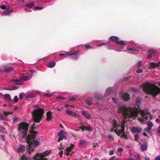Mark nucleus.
Instances as JSON below:
<instances>
[{"label":"nucleus","instance_id":"1","mask_svg":"<svg viewBox=\"0 0 160 160\" xmlns=\"http://www.w3.org/2000/svg\"><path fill=\"white\" fill-rule=\"evenodd\" d=\"M118 112L121 113L126 118H129L131 117H133V118H134L137 116L138 113L140 112L142 118L139 117L138 119L142 124L146 123V121L148 118L147 115L149 114L147 109L142 110L140 109L136 108H127L122 104L118 105Z\"/></svg>","mask_w":160,"mask_h":160},{"label":"nucleus","instance_id":"2","mask_svg":"<svg viewBox=\"0 0 160 160\" xmlns=\"http://www.w3.org/2000/svg\"><path fill=\"white\" fill-rule=\"evenodd\" d=\"M35 128V124H33L31 127V130L30 131V133L32 135H28L26 140L28 144L27 150V152L29 153L33 152L35 148L38 146L39 144V142L38 140H34L35 138V134L37 133V132L34 131Z\"/></svg>","mask_w":160,"mask_h":160},{"label":"nucleus","instance_id":"3","mask_svg":"<svg viewBox=\"0 0 160 160\" xmlns=\"http://www.w3.org/2000/svg\"><path fill=\"white\" fill-rule=\"evenodd\" d=\"M140 88L145 92L152 95L155 98L160 93V88L154 84L147 82L143 83L141 85Z\"/></svg>","mask_w":160,"mask_h":160},{"label":"nucleus","instance_id":"4","mask_svg":"<svg viewBox=\"0 0 160 160\" xmlns=\"http://www.w3.org/2000/svg\"><path fill=\"white\" fill-rule=\"evenodd\" d=\"M125 121L124 120L118 124L116 121L114 119L112 121V128L111 131L114 132L118 136H120L121 138H124L127 139V136L124 134V125Z\"/></svg>","mask_w":160,"mask_h":160},{"label":"nucleus","instance_id":"5","mask_svg":"<svg viewBox=\"0 0 160 160\" xmlns=\"http://www.w3.org/2000/svg\"><path fill=\"white\" fill-rule=\"evenodd\" d=\"M43 112V110L40 108L37 105L33 108V109L32 111V115L34 122H40L42 118Z\"/></svg>","mask_w":160,"mask_h":160},{"label":"nucleus","instance_id":"6","mask_svg":"<svg viewBox=\"0 0 160 160\" xmlns=\"http://www.w3.org/2000/svg\"><path fill=\"white\" fill-rule=\"evenodd\" d=\"M118 97L112 98V102L114 103H116V101L119 99H123L125 101H127L130 99L129 95L128 93H124L123 92H119L118 96Z\"/></svg>","mask_w":160,"mask_h":160},{"label":"nucleus","instance_id":"7","mask_svg":"<svg viewBox=\"0 0 160 160\" xmlns=\"http://www.w3.org/2000/svg\"><path fill=\"white\" fill-rule=\"evenodd\" d=\"M29 125L25 122H22L18 125V130L20 133L22 134L23 138L27 135V132Z\"/></svg>","mask_w":160,"mask_h":160},{"label":"nucleus","instance_id":"8","mask_svg":"<svg viewBox=\"0 0 160 160\" xmlns=\"http://www.w3.org/2000/svg\"><path fill=\"white\" fill-rule=\"evenodd\" d=\"M46 156L44 152L37 153L33 157V160H48L47 158H44ZM21 160H29L25 156H22Z\"/></svg>","mask_w":160,"mask_h":160},{"label":"nucleus","instance_id":"9","mask_svg":"<svg viewBox=\"0 0 160 160\" xmlns=\"http://www.w3.org/2000/svg\"><path fill=\"white\" fill-rule=\"evenodd\" d=\"M122 43H118L116 45V52H120L125 51L123 50L124 48V46L125 44V42L122 41Z\"/></svg>","mask_w":160,"mask_h":160},{"label":"nucleus","instance_id":"10","mask_svg":"<svg viewBox=\"0 0 160 160\" xmlns=\"http://www.w3.org/2000/svg\"><path fill=\"white\" fill-rule=\"evenodd\" d=\"M139 48L138 47H131L127 48L128 52L130 54L137 53L139 51Z\"/></svg>","mask_w":160,"mask_h":160},{"label":"nucleus","instance_id":"11","mask_svg":"<svg viewBox=\"0 0 160 160\" xmlns=\"http://www.w3.org/2000/svg\"><path fill=\"white\" fill-rule=\"evenodd\" d=\"M131 131L133 133H140L142 131V128L138 127H133L130 128Z\"/></svg>","mask_w":160,"mask_h":160},{"label":"nucleus","instance_id":"12","mask_svg":"<svg viewBox=\"0 0 160 160\" xmlns=\"http://www.w3.org/2000/svg\"><path fill=\"white\" fill-rule=\"evenodd\" d=\"M64 132L62 130H61L58 133V135L59 137V138L58 141L59 142L61 140H62L63 139H67V138L65 136L64 134Z\"/></svg>","mask_w":160,"mask_h":160},{"label":"nucleus","instance_id":"13","mask_svg":"<svg viewBox=\"0 0 160 160\" xmlns=\"http://www.w3.org/2000/svg\"><path fill=\"white\" fill-rule=\"evenodd\" d=\"M110 40L113 42H115L116 43V45H117L118 43H122V40H118V37L116 36H112L109 39V40L108 42H109Z\"/></svg>","mask_w":160,"mask_h":160},{"label":"nucleus","instance_id":"14","mask_svg":"<svg viewBox=\"0 0 160 160\" xmlns=\"http://www.w3.org/2000/svg\"><path fill=\"white\" fill-rule=\"evenodd\" d=\"M79 52V51H76L73 52L69 53L68 56H71V58L73 60H77L79 58V56L77 53Z\"/></svg>","mask_w":160,"mask_h":160},{"label":"nucleus","instance_id":"15","mask_svg":"<svg viewBox=\"0 0 160 160\" xmlns=\"http://www.w3.org/2000/svg\"><path fill=\"white\" fill-rule=\"evenodd\" d=\"M32 77V75L31 73H27L23 76L21 77V78L22 81H27L30 79Z\"/></svg>","mask_w":160,"mask_h":160},{"label":"nucleus","instance_id":"16","mask_svg":"<svg viewBox=\"0 0 160 160\" xmlns=\"http://www.w3.org/2000/svg\"><path fill=\"white\" fill-rule=\"evenodd\" d=\"M13 12L12 10H9L7 9L5 11H4L1 13V15L3 16H9L11 13Z\"/></svg>","mask_w":160,"mask_h":160},{"label":"nucleus","instance_id":"17","mask_svg":"<svg viewBox=\"0 0 160 160\" xmlns=\"http://www.w3.org/2000/svg\"><path fill=\"white\" fill-rule=\"evenodd\" d=\"M66 113L68 115H71L75 118H78V115L75 112L70 110H67L66 111Z\"/></svg>","mask_w":160,"mask_h":160},{"label":"nucleus","instance_id":"18","mask_svg":"<svg viewBox=\"0 0 160 160\" xmlns=\"http://www.w3.org/2000/svg\"><path fill=\"white\" fill-rule=\"evenodd\" d=\"M74 147V145L71 144L70 146L67 148L65 152V153L67 155L71 154L72 149Z\"/></svg>","mask_w":160,"mask_h":160},{"label":"nucleus","instance_id":"19","mask_svg":"<svg viewBox=\"0 0 160 160\" xmlns=\"http://www.w3.org/2000/svg\"><path fill=\"white\" fill-rule=\"evenodd\" d=\"M26 148L24 145H21L19 146L17 149V151L18 153L24 152Z\"/></svg>","mask_w":160,"mask_h":160},{"label":"nucleus","instance_id":"20","mask_svg":"<svg viewBox=\"0 0 160 160\" xmlns=\"http://www.w3.org/2000/svg\"><path fill=\"white\" fill-rule=\"evenodd\" d=\"M148 51L150 52V53L148 54L147 58L148 59H150L152 57V54H154L156 52V50L155 49L149 48L148 49Z\"/></svg>","mask_w":160,"mask_h":160},{"label":"nucleus","instance_id":"21","mask_svg":"<svg viewBox=\"0 0 160 160\" xmlns=\"http://www.w3.org/2000/svg\"><path fill=\"white\" fill-rule=\"evenodd\" d=\"M11 82H14L17 85H22L23 84L22 80H21V78L20 79H12L11 81Z\"/></svg>","mask_w":160,"mask_h":160},{"label":"nucleus","instance_id":"22","mask_svg":"<svg viewBox=\"0 0 160 160\" xmlns=\"http://www.w3.org/2000/svg\"><path fill=\"white\" fill-rule=\"evenodd\" d=\"M160 64V62H151L150 64V67L151 68H154L157 67L159 66V64Z\"/></svg>","mask_w":160,"mask_h":160},{"label":"nucleus","instance_id":"23","mask_svg":"<svg viewBox=\"0 0 160 160\" xmlns=\"http://www.w3.org/2000/svg\"><path fill=\"white\" fill-rule=\"evenodd\" d=\"M80 128L82 131H83L85 130H87L89 131H92V128L90 126H82V127H80Z\"/></svg>","mask_w":160,"mask_h":160},{"label":"nucleus","instance_id":"24","mask_svg":"<svg viewBox=\"0 0 160 160\" xmlns=\"http://www.w3.org/2000/svg\"><path fill=\"white\" fill-rule=\"evenodd\" d=\"M87 142L86 141H84L83 140H80L78 145L79 147H81L84 146H87Z\"/></svg>","mask_w":160,"mask_h":160},{"label":"nucleus","instance_id":"25","mask_svg":"<svg viewBox=\"0 0 160 160\" xmlns=\"http://www.w3.org/2000/svg\"><path fill=\"white\" fill-rule=\"evenodd\" d=\"M147 148L148 144L147 143L143 144L141 146V150L142 151H146L147 150Z\"/></svg>","mask_w":160,"mask_h":160},{"label":"nucleus","instance_id":"26","mask_svg":"<svg viewBox=\"0 0 160 160\" xmlns=\"http://www.w3.org/2000/svg\"><path fill=\"white\" fill-rule=\"evenodd\" d=\"M82 113L87 119H89L91 117V115L85 111H83L82 112Z\"/></svg>","mask_w":160,"mask_h":160},{"label":"nucleus","instance_id":"27","mask_svg":"<svg viewBox=\"0 0 160 160\" xmlns=\"http://www.w3.org/2000/svg\"><path fill=\"white\" fill-rule=\"evenodd\" d=\"M55 64L56 63L55 62H51L48 63V67L49 68H52L55 66Z\"/></svg>","mask_w":160,"mask_h":160},{"label":"nucleus","instance_id":"28","mask_svg":"<svg viewBox=\"0 0 160 160\" xmlns=\"http://www.w3.org/2000/svg\"><path fill=\"white\" fill-rule=\"evenodd\" d=\"M52 118V114L50 112H48L47 113V120L49 121Z\"/></svg>","mask_w":160,"mask_h":160},{"label":"nucleus","instance_id":"29","mask_svg":"<svg viewBox=\"0 0 160 160\" xmlns=\"http://www.w3.org/2000/svg\"><path fill=\"white\" fill-rule=\"evenodd\" d=\"M94 97L96 99L98 100H100L102 99V96L97 93H95Z\"/></svg>","mask_w":160,"mask_h":160},{"label":"nucleus","instance_id":"30","mask_svg":"<svg viewBox=\"0 0 160 160\" xmlns=\"http://www.w3.org/2000/svg\"><path fill=\"white\" fill-rule=\"evenodd\" d=\"M146 124L148 126V128H149L150 129H151L152 127L153 126V123L151 121H148L146 123Z\"/></svg>","mask_w":160,"mask_h":160},{"label":"nucleus","instance_id":"31","mask_svg":"<svg viewBox=\"0 0 160 160\" xmlns=\"http://www.w3.org/2000/svg\"><path fill=\"white\" fill-rule=\"evenodd\" d=\"M112 87H109L107 88L106 90V93L109 94L112 91Z\"/></svg>","mask_w":160,"mask_h":160},{"label":"nucleus","instance_id":"32","mask_svg":"<svg viewBox=\"0 0 160 160\" xmlns=\"http://www.w3.org/2000/svg\"><path fill=\"white\" fill-rule=\"evenodd\" d=\"M13 69V68L12 67H7L5 68V71L6 72H10Z\"/></svg>","mask_w":160,"mask_h":160},{"label":"nucleus","instance_id":"33","mask_svg":"<svg viewBox=\"0 0 160 160\" xmlns=\"http://www.w3.org/2000/svg\"><path fill=\"white\" fill-rule=\"evenodd\" d=\"M60 147H59L58 148L60 150H61L59 153V155H60V157H62V154H63V152H62V150L63 149V148H62V143H61L60 144Z\"/></svg>","mask_w":160,"mask_h":160},{"label":"nucleus","instance_id":"34","mask_svg":"<svg viewBox=\"0 0 160 160\" xmlns=\"http://www.w3.org/2000/svg\"><path fill=\"white\" fill-rule=\"evenodd\" d=\"M0 8L1 9L5 10H7V9H9V6H6L5 5H0Z\"/></svg>","mask_w":160,"mask_h":160},{"label":"nucleus","instance_id":"35","mask_svg":"<svg viewBox=\"0 0 160 160\" xmlns=\"http://www.w3.org/2000/svg\"><path fill=\"white\" fill-rule=\"evenodd\" d=\"M4 98L6 100L8 101H10L11 99L10 96L8 94H5L4 95Z\"/></svg>","mask_w":160,"mask_h":160},{"label":"nucleus","instance_id":"36","mask_svg":"<svg viewBox=\"0 0 160 160\" xmlns=\"http://www.w3.org/2000/svg\"><path fill=\"white\" fill-rule=\"evenodd\" d=\"M34 5V2H33L28 3L27 4L26 6L29 8H32Z\"/></svg>","mask_w":160,"mask_h":160},{"label":"nucleus","instance_id":"37","mask_svg":"<svg viewBox=\"0 0 160 160\" xmlns=\"http://www.w3.org/2000/svg\"><path fill=\"white\" fill-rule=\"evenodd\" d=\"M92 98H88L86 100V103L89 105H92V102H91V100H92Z\"/></svg>","mask_w":160,"mask_h":160},{"label":"nucleus","instance_id":"38","mask_svg":"<svg viewBox=\"0 0 160 160\" xmlns=\"http://www.w3.org/2000/svg\"><path fill=\"white\" fill-rule=\"evenodd\" d=\"M134 158H135V160H140V155L138 154H136L134 155Z\"/></svg>","mask_w":160,"mask_h":160},{"label":"nucleus","instance_id":"39","mask_svg":"<svg viewBox=\"0 0 160 160\" xmlns=\"http://www.w3.org/2000/svg\"><path fill=\"white\" fill-rule=\"evenodd\" d=\"M35 97V96L34 94H32V93H30V94H29L27 95V96H26V98H32Z\"/></svg>","mask_w":160,"mask_h":160},{"label":"nucleus","instance_id":"40","mask_svg":"<svg viewBox=\"0 0 160 160\" xmlns=\"http://www.w3.org/2000/svg\"><path fill=\"white\" fill-rule=\"evenodd\" d=\"M25 94L23 92L19 93V98L20 100H21L23 98Z\"/></svg>","mask_w":160,"mask_h":160},{"label":"nucleus","instance_id":"41","mask_svg":"<svg viewBox=\"0 0 160 160\" xmlns=\"http://www.w3.org/2000/svg\"><path fill=\"white\" fill-rule=\"evenodd\" d=\"M68 54H69V53L68 52H66L65 53H60L59 54V56L60 57L64 56L66 57L67 56H68Z\"/></svg>","mask_w":160,"mask_h":160},{"label":"nucleus","instance_id":"42","mask_svg":"<svg viewBox=\"0 0 160 160\" xmlns=\"http://www.w3.org/2000/svg\"><path fill=\"white\" fill-rule=\"evenodd\" d=\"M108 139L110 142H112L113 140V136L111 135H109L108 136Z\"/></svg>","mask_w":160,"mask_h":160},{"label":"nucleus","instance_id":"43","mask_svg":"<svg viewBox=\"0 0 160 160\" xmlns=\"http://www.w3.org/2000/svg\"><path fill=\"white\" fill-rule=\"evenodd\" d=\"M0 119L2 120H7V118L5 116H3L2 115L0 114Z\"/></svg>","mask_w":160,"mask_h":160},{"label":"nucleus","instance_id":"44","mask_svg":"<svg viewBox=\"0 0 160 160\" xmlns=\"http://www.w3.org/2000/svg\"><path fill=\"white\" fill-rule=\"evenodd\" d=\"M142 64V62L141 61H139L138 63L136 65V66L138 67L139 68L140 67Z\"/></svg>","mask_w":160,"mask_h":160},{"label":"nucleus","instance_id":"45","mask_svg":"<svg viewBox=\"0 0 160 160\" xmlns=\"http://www.w3.org/2000/svg\"><path fill=\"white\" fill-rule=\"evenodd\" d=\"M42 7H35L34 8V9H36L38 10H41L43 9Z\"/></svg>","mask_w":160,"mask_h":160},{"label":"nucleus","instance_id":"46","mask_svg":"<svg viewBox=\"0 0 160 160\" xmlns=\"http://www.w3.org/2000/svg\"><path fill=\"white\" fill-rule=\"evenodd\" d=\"M151 129H150L149 128H147L144 129L143 131L145 132H146L148 133H150Z\"/></svg>","mask_w":160,"mask_h":160},{"label":"nucleus","instance_id":"47","mask_svg":"<svg viewBox=\"0 0 160 160\" xmlns=\"http://www.w3.org/2000/svg\"><path fill=\"white\" fill-rule=\"evenodd\" d=\"M85 47L86 49H87L92 48V47L91 46L87 44H86L85 45Z\"/></svg>","mask_w":160,"mask_h":160},{"label":"nucleus","instance_id":"48","mask_svg":"<svg viewBox=\"0 0 160 160\" xmlns=\"http://www.w3.org/2000/svg\"><path fill=\"white\" fill-rule=\"evenodd\" d=\"M134 137L135 138V140L136 141H138V138L139 137V136L138 134H135L134 136Z\"/></svg>","mask_w":160,"mask_h":160},{"label":"nucleus","instance_id":"49","mask_svg":"<svg viewBox=\"0 0 160 160\" xmlns=\"http://www.w3.org/2000/svg\"><path fill=\"white\" fill-rule=\"evenodd\" d=\"M14 102H16L18 101V98L17 96H16L14 97V98L13 99Z\"/></svg>","mask_w":160,"mask_h":160},{"label":"nucleus","instance_id":"50","mask_svg":"<svg viewBox=\"0 0 160 160\" xmlns=\"http://www.w3.org/2000/svg\"><path fill=\"white\" fill-rule=\"evenodd\" d=\"M51 150H48L45 151L44 152V153L46 155L48 154L51 152Z\"/></svg>","mask_w":160,"mask_h":160},{"label":"nucleus","instance_id":"51","mask_svg":"<svg viewBox=\"0 0 160 160\" xmlns=\"http://www.w3.org/2000/svg\"><path fill=\"white\" fill-rule=\"evenodd\" d=\"M5 139V136L3 135L0 136V141H4Z\"/></svg>","mask_w":160,"mask_h":160},{"label":"nucleus","instance_id":"52","mask_svg":"<svg viewBox=\"0 0 160 160\" xmlns=\"http://www.w3.org/2000/svg\"><path fill=\"white\" fill-rule=\"evenodd\" d=\"M141 100L139 99H138L136 101L135 104L136 105L138 106Z\"/></svg>","mask_w":160,"mask_h":160},{"label":"nucleus","instance_id":"53","mask_svg":"<svg viewBox=\"0 0 160 160\" xmlns=\"http://www.w3.org/2000/svg\"><path fill=\"white\" fill-rule=\"evenodd\" d=\"M131 90L134 92H136L138 91V89L137 88H131Z\"/></svg>","mask_w":160,"mask_h":160},{"label":"nucleus","instance_id":"54","mask_svg":"<svg viewBox=\"0 0 160 160\" xmlns=\"http://www.w3.org/2000/svg\"><path fill=\"white\" fill-rule=\"evenodd\" d=\"M77 99V97H73L69 99V100L71 101H74L76 100Z\"/></svg>","mask_w":160,"mask_h":160},{"label":"nucleus","instance_id":"55","mask_svg":"<svg viewBox=\"0 0 160 160\" xmlns=\"http://www.w3.org/2000/svg\"><path fill=\"white\" fill-rule=\"evenodd\" d=\"M18 88V86H14L12 88L10 89V91L14 90L17 89Z\"/></svg>","mask_w":160,"mask_h":160},{"label":"nucleus","instance_id":"56","mask_svg":"<svg viewBox=\"0 0 160 160\" xmlns=\"http://www.w3.org/2000/svg\"><path fill=\"white\" fill-rule=\"evenodd\" d=\"M106 44V43H101L98 45L97 46V47H99L101 46H102L103 45H105Z\"/></svg>","mask_w":160,"mask_h":160},{"label":"nucleus","instance_id":"57","mask_svg":"<svg viewBox=\"0 0 160 160\" xmlns=\"http://www.w3.org/2000/svg\"><path fill=\"white\" fill-rule=\"evenodd\" d=\"M117 150L119 152H122L123 151V149L122 148H118Z\"/></svg>","mask_w":160,"mask_h":160},{"label":"nucleus","instance_id":"58","mask_svg":"<svg viewBox=\"0 0 160 160\" xmlns=\"http://www.w3.org/2000/svg\"><path fill=\"white\" fill-rule=\"evenodd\" d=\"M142 72V70L140 69H138L137 70V73H141Z\"/></svg>","mask_w":160,"mask_h":160},{"label":"nucleus","instance_id":"59","mask_svg":"<svg viewBox=\"0 0 160 160\" xmlns=\"http://www.w3.org/2000/svg\"><path fill=\"white\" fill-rule=\"evenodd\" d=\"M114 153V151L113 150H111L109 152V155H112Z\"/></svg>","mask_w":160,"mask_h":160},{"label":"nucleus","instance_id":"60","mask_svg":"<svg viewBox=\"0 0 160 160\" xmlns=\"http://www.w3.org/2000/svg\"><path fill=\"white\" fill-rule=\"evenodd\" d=\"M57 98L58 99H60V100L64 99H65V98H63L62 97H60V96H58L57 97Z\"/></svg>","mask_w":160,"mask_h":160},{"label":"nucleus","instance_id":"61","mask_svg":"<svg viewBox=\"0 0 160 160\" xmlns=\"http://www.w3.org/2000/svg\"><path fill=\"white\" fill-rule=\"evenodd\" d=\"M154 160H160V156H157L155 158Z\"/></svg>","mask_w":160,"mask_h":160},{"label":"nucleus","instance_id":"62","mask_svg":"<svg viewBox=\"0 0 160 160\" xmlns=\"http://www.w3.org/2000/svg\"><path fill=\"white\" fill-rule=\"evenodd\" d=\"M18 120L17 118H14L13 119V122H16Z\"/></svg>","mask_w":160,"mask_h":160},{"label":"nucleus","instance_id":"63","mask_svg":"<svg viewBox=\"0 0 160 160\" xmlns=\"http://www.w3.org/2000/svg\"><path fill=\"white\" fill-rule=\"evenodd\" d=\"M51 96V94H50L49 93H47L44 94V96H48V97H50Z\"/></svg>","mask_w":160,"mask_h":160},{"label":"nucleus","instance_id":"64","mask_svg":"<svg viewBox=\"0 0 160 160\" xmlns=\"http://www.w3.org/2000/svg\"><path fill=\"white\" fill-rule=\"evenodd\" d=\"M144 159L145 160H151L150 159L147 157H144Z\"/></svg>","mask_w":160,"mask_h":160}]
</instances>
